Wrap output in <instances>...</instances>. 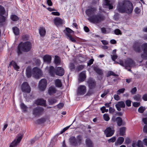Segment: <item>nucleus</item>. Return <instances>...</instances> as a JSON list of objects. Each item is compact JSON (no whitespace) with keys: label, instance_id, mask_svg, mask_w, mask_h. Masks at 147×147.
Instances as JSON below:
<instances>
[{"label":"nucleus","instance_id":"1","mask_svg":"<svg viewBox=\"0 0 147 147\" xmlns=\"http://www.w3.org/2000/svg\"><path fill=\"white\" fill-rule=\"evenodd\" d=\"M97 9L94 7H90L86 11V14L89 18L88 20L90 22L93 23H99L104 20L105 17L102 14L98 13L96 15H94L96 12Z\"/></svg>","mask_w":147,"mask_h":147},{"label":"nucleus","instance_id":"50","mask_svg":"<svg viewBox=\"0 0 147 147\" xmlns=\"http://www.w3.org/2000/svg\"><path fill=\"white\" fill-rule=\"evenodd\" d=\"M4 8L1 6H0V15H1L4 14Z\"/></svg>","mask_w":147,"mask_h":147},{"label":"nucleus","instance_id":"19","mask_svg":"<svg viewBox=\"0 0 147 147\" xmlns=\"http://www.w3.org/2000/svg\"><path fill=\"white\" fill-rule=\"evenodd\" d=\"M37 105H41L45 107L46 101L42 99H39L36 100L35 102Z\"/></svg>","mask_w":147,"mask_h":147},{"label":"nucleus","instance_id":"18","mask_svg":"<svg viewBox=\"0 0 147 147\" xmlns=\"http://www.w3.org/2000/svg\"><path fill=\"white\" fill-rule=\"evenodd\" d=\"M86 78V75L85 72L83 71L79 74L78 81L79 82H81L84 80Z\"/></svg>","mask_w":147,"mask_h":147},{"label":"nucleus","instance_id":"23","mask_svg":"<svg viewBox=\"0 0 147 147\" xmlns=\"http://www.w3.org/2000/svg\"><path fill=\"white\" fill-rule=\"evenodd\" d=\"M56 90L55 87L51 86L49 88L48 92L49 94L51 95L56 92Z\"/></svg>","mask_w":147,"mask_h":147},{"label":"nucleus","instance_id":"43","mask_svg":"<svg viewBox=\"0 0 147 147\" xmlns=\"http://www.w3.org/2000/svg\"><path fill=\"white\" fill-rule=\"evenodd\" d=\"M111 75L115 76H117V75L113 71H109L107 73V76L109 77Z\"/></svg>","mask_w":147,"mask_h":147},{"label":"nucleus","instance_id":"12","mask_svg":"<svg viewBox=\"0 0 147 147\" xmlns=\"http://www.w3.org/2000/svg\"><path fill=\"white\" fill-rule=\"evenodd\" d=\"M22 138V136H19L17 140H15L11 142L9 147H17L18 144L20 142Z\"/></svg>","mask_w":147,"mask_h":147},{"label":"nucleus","instance_id":"56","mask_svg":"<svg viewBox=\"0 0 147 147\" xmlns=\"http://www.w3.org/2000/svg\"><path fill=\"white\" fill-rule=\"evenodd\" d=\"M137 146L138 147H143L142 145V142L140 140H138L137 143Z\"/></svg>","mask_w":147,"mask_h":147},{"label":"nucleus","instance_id":"14","mask_svg":"<svg viewBox=\"0 0 147 147\" xmlns=\"http://www.w3.org/2000/svg\"><path fill=\"white\" fill-rule=\"evenodd\" d=\"M112 120L113 122L116 121L117 125L118 126H120L122 124V120L121 118L120 117H117L115 118V117H112Z\"/></svg>","mask_w":147,"mask_h":147},{"label":"nucleus","instance_id":"48","mask_svg":"<svg viewBox=\"0 0 147 147\" xmlns=\"http://www.w3.org/2000/svg\"><path fill=\"white\" fill-rule=\"evenodd\" d=\"M66 30L68 34L73 33L74 32L72 30L69 28H66Z\"/></svg>","mask_w":147,"mask_h":147},{"label":"nucleus","instance_id":"29","mask_svg":"<svg viewBox=\"0 0 147 147\" xmlns=\"http://www.w3.org/2000/svg\"><path fill=\"white\" fill-rule=\"evenodd\" d=\"M124 140V138L123 137H120L118 138L116 142L117 144L119 145L121 144L123 142Z\"/></svg>","mask_w":147,"mask_h":147},{"label":"nucleus","instance_id":"36","mask_svg":"<svg viewBox=\"0 0 147 147\" xmlns=\"http://www.w3.org/2000/svg\"><path fill=\"white\" fill-rule=\"evenodd\" d=\"M13 33L16 35H18L19 33V28L16 27H14L13 28Z\"/></svg>","mask_w":147,"mask_h":147},{"label":"nucleus","instance_id":"8","mask_svg":"<svg viewBox=\"0 0 147 147\" xmlns=\"http://www.w3.org/2000/svg\"><path fill=\"white\" fill-rule=\"evenodd\" d=\"M141 47L144 53L141 54V57L144 59H147V43L143 44Z\"/></svg>","mask_w":147,"mask_h":147},{"label":"nucleus","instance_id":"40","mask_svg":"<svg viewBox=\"0 0 147 147\" xmlns=\"http://www.w3.org/2000/svg\"><path fill=\"white\" fill-rule=\"evenodd\" d=\"M11 19L14 21H16L18 20L19 18L18 17L15 15H12L10 17Z\"/></svg>","mask_w":147,"mask_h":147},{"label":"nucleus","instance_id":"52","mask_svg":"<svg viewBox=\"0 0 147 147\" xmlns=\"http://www.w3.org/2000/svg\"><path fill=\"white\" fill-rule=\"evenodd\" d=\"M134 11H135V13L136 14H138L140 13L141 11L140 9L139 8H138V7H137L136 8H135L134 10Z\"/></svg>","mask_w":147,"mask_h":147},{"label":"nucleus","instance_id":"59","mask_svg":"<svg viewBox=\"0 0 147 147\" xmlns=\"http://www.w3.org/2000/svg\"><path fill=\"white\" fill-rule=\"evenodd\" d=\"M140 105V102H134L133 103V106L135 107H137L139 106Z\"/></svg>","mask_w":147,"mask_h":147},{"label":"nucleus","instance_id":"21","mask_svg":"<svg viewBox=\"0 0 147 147\" xmlns=\"http://www.w3.org/2000/svg\"><path fill=\"white\" fill-rule=\"evenodd\" d=\"M133 48L135 51L137 52L140 53L141 51L140 45L139 43H135L133 46Z\"/></svg>","mask_w":147,"mask_h":147},{"label":"nucleus","instance_id":"44","mask_svg":"<svg viewBox=\"0 0 147 147\" xmlns=\"http://www.w3.org/2000/svg\"><path fill=\"white\" fill-rule=\"evenodd\" d=\"M104 119L106 121H108L110 119V118L109 115L107 114H105L103 115Z\"/></svg>","mask_w":147,"mask_h":147},{"label":"nucleus","instance_id":"22","mask_svg":"<svg viewBox=\"0 0 147 147\" xmlns=\"http://www.w3.org/2000/svg\"><path fill=\"white\" fill-rule=\"evenodd\" d=\"M43 58L44 61L47 63H49L51 60V56L48 55H45Z\"/></svg>","mask_w":147,"mask_h":147},{"label":"nucleus","instance_id":"38","mask_svg":"<svg viewBox=\"0 0 147 147\" xmlns=\"http://www.w3.org/2000/svg\"><path fill=\"white\" fill-rule=\"evenodd\" d=\"M66 35L67 36L68 38L72 42H76V40L70 34H68V33H66Z\"/></svg>","mask_w":147,"mask_h":147},{"label":"nucleus","instance_id":"13","mask_svg":"<svg viewBox=\"0 0 147 147\" xmlns=\"http://www.w3.org/2000/svg\"><path fill=\"white\" fill-rule=\"evenodd\" d=\"M115 107L118 111H120L121 110V108L125 107V105L124 102L123 101H119L116 104Z\"/></svg>","mask_w":147,"mask_h":147},{"label":"nucleus","instance_id":"16","mask_svg":"<svg viewBox=\"0 0 147 147\" xmlns=\"http://www.w3.org/2000/svg\"><path fill=\"white\" fill-rule=\"evenodd\" d=\"M55 73L57 75L62 76L64 74V69L61 67H58L56 69Z\"/></svg>","mask_w":147,"mask_h":147},{"label":"nucleus","instance_id":"34","mask_svg":"<svg viewBox=\"0 0 147 147\" xmlns=\"http://www.w3.org/2000/svg\"><path fill=\"white\" fill-rule=\"evenodd\" d=\"M49 72L51 76H53L54 75L55 70L53 67L50 66L49 68Z\"/></svg>","mask_w":147,"mask_h":147},{"label":"nucleus","instance_id":"63","mask_svg":"<svg viewBox=\"0 0 147 147\" xmlns=\"http://www.w3.org/2000/svg\"><path fill=\"white\" fill-rule=\"evenodd\" d=\"M115 111V110L114 109L111 107H110L109 108V112L111 113H113Z\"/></svg>","mask_w":147,"mask_h":147},{"label":"nucleus","instance_id":"57","mask_svg":"<svg viewBox=\"0 0 147 147\" xmlns=\"http://www.w3.org/2000/svg\"><path fill=\"white\" fill-rule=\"evenodd\" d=\"M119 94H115L114 96V99L117 100H120V97L118 95Z\"/></svg>","mask_w":147,"mask_h":147},{"label":"nucleus","instance_id":"46","mask_svg":"<svg viewBox=\"0 0 147 147\" xmlns=\"http://www.w3.org/2000/svg\"><path fill=\"white\" fill-rule=\"evenodd\" d=\"M116 138L115 136L113 137L110 139H109L108 140L109 143L111 142H114L116 140Z\"/></svg>","mask_w":147,"mask_h":147},{"label":"nucleus","instance_id":"9","mask_svg":"<svg viewBox=\"0 0 147 147\" xmlns=\"http://www.w3.org/2000/svg\"><path fill=\"white\" fill-rule=\"evenodd\" d=\"M86 87L85 86L80 85L78 88L77 94L78 95H84L86 93Z\"/></svg>","mask_w":147,"mask_h":147},{"label":"nucleus","instance_id":"5","mask_svg":"<svg viewBox=\"0 0 147 147\" xmlns=\"http://www.w3.org/2000/svg\"><path fill=\"white\" fill-rule=\"evenodd\" d=\"M32 74L35 78L38 79L42 76V73L40 69L35 67L32 69Z\"/></svg>","mask_w":147,"mask_h":147},{"label":"nucleus","instance_id":"4","mask_svg":"<svg viewBox=\"0 0 147 147\" xmlns=\"http://www.w3.org/2000/svg\"><path fill=\"white\" fill-rule=\"evenodd\" d=\"M117 63L125 67L126 69L127 67H133L135 66L134 62L130 59H128L124 63L122 61H120L119 62H117Z\"/></svg>","mask_w":147,"mask_h":147},{"label":"nucleus","instance_id":"6","mask_svg":"<svg viewBox=\"0 0 147 147\" xmlns=\"http://www.w3.org/2000/svg\"><path fill=\"white\" fill-rule=\"evenodd\" d=\"M47 85V81L45 79H42L40 80L38 86L39 90L43 91L46 89Z\"/></svg>","mask_w":147,"mask_h":147},{"label":"nucleus","instance_id":"55","mask_svg":"<svg viewBox=\"0 0 147 147\" xmlns=\"http://www.w3.org/2000/svg\"><path fill=\"white\" fill-rule=\"evenodd\" d=\"M137 91V89L136 87L133 88L131 90V92L132 94H134Z\"/></svg>","mask_w":147,"mask_h":147},{"label":"nucleus","instance_id":"25","mask_svg":"<svg viewBox=\"0 0 147 147\" xmlns=\"http://www.w3.org/2000/svg\"><path fill=\"white\" fill-rule=\"evenodd\" d=\"M39 32L41 36H44L46 33L45 28L43 27H40L39 29Z\"/></svg>","mask_w":147,"mask_h":147},{"label":"nucleus","instance_id":"24","mask_svg":"<svg viewBox=\"0 0 147 147\" xmlns=\"http://www.w3.org/2000/svg\"><path fill=\"white\" fill-rule=\"evenodd\" d=\"M76 138L77 144H78L79 145H80L82 143L83 140L81 136L80 135L76 137Z\"/></svg>","mask_w":147,"mask_h":147},{"label":"nucleus","instance_id":"32","mask_svg":"<svg viewBox=\"0 0 147 147\" xmlns=\"http://www.w3.org/2000/svg\"><path fill=\"white\" fill-rule=\"evenodd\" d=\"M55 86L58 87H60L62 85L61 81L58 79H57L55 80Z\"/></svg>","mask_w":147,"mask_h":147},{"label":"nucleus","instance_id":"33","mask_svg":"<svg viewBox=\"0 0 147 147\" xmlns=\"http://www.w3.org/2000/svg\"><path fill=\"white\" fill-rule=\"evenodd\" d=\"M12 65L13 68L15 69L18 70L19 67L18 66L16 63L14 61H12L9 64V66Z\"/></svg>","mask_w":147,"mask_h":147},{"label":"nucleus","instance_id":"62","mask_svg":"<svg viewBox=\"0 0 147 147\" xmlns=\"http://www.w3.org/2000/svg\"><path fill=\"white\" fill-rule=\"evenodd\" d=\"M109 92L108 91H105L104 93L101 95V97L102 98H104Z\"/></svg>","mask_w":147,"mask_h":147},{"label":"nucleus","instance_id":"54","mask_svg":"<svg viewBox=\"0 0 147 147\" xmlns=\"http://www.w3.org/2000/svg\"><path fill=\"white\" fill-rule=\"evenodd\" d=\"M125 103L127 107H130L131 106V101L130 100H126Z\"/></svg>","mask_w":147,"mask_h":147},{"label":"nucleus","instance_id":"61","mask_svg":"<svg viewBox=\"0 0 147 147\" xmlns=\"http://www.w3.org/2000/svg\"><path fill=\"white\" fill-rule=\"evenodd\" d=\"M70 126V125L64 128L61 131V133L62 134L65 131H66L67 129H68V128Z\"/></svg>","mask_w":147,"mask_h":147},{"label":"nucleus","instance_id":"42","mask_svg":"<svg viewBox=\"0 0 147 147\" xmlns=\"http://www.w3.org/2000/svg\"><path fill=\"white\" fill-rule=\"evenodd\" d=\"M146 108L145 107L142 106L140 107L138 109V111L141 113H143L145 110Z\"/></svg>","mask_w":147,"mask_h":147},{"label":"nucleus","instance_id":"11","mask_svg":"<svg viewBox=\"0 0 147 147\" xmlns=\"http://www.w3.org/2000/svg\"><path fill=\"white\" fill-rule=\"evenodd\" d=\"M105 134L107 137L112 136L114 134L115 130L112 129L111 128L109 127L107 128L104 131Z\"/></svg>","mask_w":147,"mask_h":147},{"label":"nucleus","instance_id":"31","mask_svg":"<svg viewBox=\"0 0 147 147\" xmlns=\"http://www.w3.org/2000/svg\"><path fill=\"white\" fill-rule=\"evenodd\" d=\"M94 70L98 74L102 75L103 73V71L97 67H95L94 68Z\"/></svg>","mask_w":147,"mask_h":147},{"label":"nucleus","instance_id":"10","mask_svg":"<svg viewBox=\"0 0 147 147\" xmlns=\"http://www.w3.org/2000/svg\"><path fill=\"white\" fill-rule=\"evenodd\" d=\"M22 91L25 92L29 93L31 91L30 87L27 82H24L22 84Z\"/></svg>","mask_w":147,"mask_h":147},{"label":"nucleus","instance_id":"3","mask_svg":"<svg viewBox=\"0 0 147 147\" xmlns=\"http://www.w3.org/2000/svg\"><path fill=\"white\" fill-rule=\"evenodd\" d=\"M32 47L31 43L29 42H26L20 43L18 47L17 53L18 55L22 53V51L28 52L30 51Z\"/></svg>","mask_w":147,"mask_h":147},{"label":"nucleus","instance_id":"15","mask_svg":"<svg viewBox=\"0 0 147 147\" xmlns=\"http://www.w3.org/2000/svg\"><path fill=\"white\" fill-rule=\"evenodd\" d=\"M89 87L90 89L95 88L96 86L95 81L91 78H90L87 81Z\"/></svg>","mask_w":147,"mask_h":147},{"label":"nucleus","instance_id":"41","mask_svg":"<svg viewBox=\"0 0 147 147\" xmlns=\"http://www.w3.org/2000/svg\"><path fill=\"white\" fill-rule=\"evenodd\" d=\"M141 98V95L138 94L135 95L133 97L134 99L137 101H140V100Z\"/></svg>","mask_w":147,"mask_h":147},{"label":"nucleus","instance_id":"51","mask_svg":"<svg viewBox=\"0 0 147 147\" xmlns=\"http://www.w3.org/2000/svg\"><path fill=\"white\" fill-rule=\"evenodd\" d=\"M114 33L116 35L121 34V30L119 29H116L114 30Z\"/></svg>","mask_w":147,"mask_h":147},{"label":"nucleus","instance_id":"2","mask_svg":"<svg viewBox=\"0 0 147 147\" xmlns=\"http://www.w3.org/2000/svg\"><path fill=\"white\" fill-rule=\"evenodd\" d=\"M117 9L120 12L130 14L132 13L133 7L132 3L130 1H123L119 3Z\"/></svg>","mask_w":147,"mask_h":147},{"label":"nucleus","instance_id":"7","mask_svg":"<svg viewBox=\"0 0 147 147\" xmlns=\"http://www.w3.org/2000/svg\"><path fill=\"white\" fill-rule=\"evenodd\" d=\"M44 109L40 107H37L34 109L33 113L35 116H38L40 115L43 112Z\"/></svg>","mask_w":147,"mask_h":147},{"label":"nucleus","instance_id":"37","mask_svg":"<svg viewBox=\"0 0 147 147\" xmlns=\"http://www.w3.org/2000/svg\"><path fill=\"white\" fill-rule=\"evenodd\" d=\"M20 106L23 112H25L27 111L28 108L23 103H21Z\"/></svg>","mask_w":147,"mask_h":147},{"label":"nucleus","instance_id":"45","mask_svg":"<svg viewBox=\"0 0 147 147\" xmlns=\"http://www.w3.org/2000/svg\"><path fill=\"white\" fill-rule=\"evenodd\" d=\"M125 89L124 88H122L118 90L117 92V94H120L121 93H124L125 91Z\"/></svg>","mask_w":147,"mask_h":147},{"label":"nucleus","instance_id":"27","mask_svg":"<svg viewBox=\"0 0 147 147\" xmlns=\"http://www.w3.org/2000/svg\"><path fill=\"white\" fill-rule=\"evenodd\" d=\"M55 63L57 65H60L61 61L60 58L57 56H55Z\"/></svg>","mask_w":147,"mask_h":147},{"label":"nucleus","instance_id":"49","mask_svg":"<svg viewBox=\"0 0 147 147\" xmlns=\"http://www.w3.org/2000/svg\"><path fill=\"white\" fill-rule=\"evenodd\" d=\"M100 110L102 111V113H104L105 112H107L108 111V109H106L105 107H103L101 108Z\"/></svg>","mask_w":147,"mask_h":147},{"label":"nucleus","instance_id":"17","mask_svg":"<svg viewBox=\"0 0 147 147\" xmlns=\"http://www.w3.org/2000/svg\"><path fill=\"white\" fill-rule=\"evenodd\" d=\"M54 24L58 27L62 24L63 21L60 18L57 17L54 19Z\"/></svg>","mask_w":147,"mask_h":147},{"label":"nucleus","instance_id":"35","mask_svg":"<svg viewBox=\"0 0 147 147\" xmlns=\"http://www.w3.org/2000/svg\"><path fill=\"white\" fill-rule=\"evenodd\" d=\"M105 5L108 6L109 9H112L113 8V6L110 4L109 0H105Z\"/></svg>","mask_w":147,"mask_h":147},{"label":"nucleus","instance_id":"58","mask_svg":"<svg viewBox=\"0 0 147 147\" xmlns=\"http://www.w3.org/2000/svg\"><path fill=\"white\" fill-rule=\"evenodd\" d=\"M111 56L112 60L113 61H115V60L117 58V56L116 54L111 55Z\"/></svg>","mask_w":147,"mask_h":147},{"label":"nucleus","instance_id":"30","mask_svg":"<svg viewBox=\"0 0 147 147\" xmlns=\"http://www.w3.org/2000/svg\"><path fill=\"white\" fill-rule=\"evenodd\" d=\"M26 71L27 76L28 78L31 77L32 74V72H31V69L30 67L27 68L26 69Z\"/></svg>","mask_w":147,"mask_h":147},{"label":"nucleus","instance_id":"39","mask_svg":"<svg viewBox=\"0 0 147 147\" xmlns=\"http://www.w3.org/2000/svg\"><path fill=\"white\" fill-rule=\"evenodd\" d=\"M48 101L50 105H53L56 102L57 100L55 98H51L49 99Z\"/></svg>","mask_w":147,"mask_h":147},{"label":"nucleus","instance_id":"28","mask_svg":"<svg viewBox=\"0 0 147 147\" xmlns=\"http://www.w3.org/2000/svg\"><path fill=\"white\" fill-rule=\"evenodd\" d=\"M86 143L88 147H93L92 142L89 139H87L86 140Z\"/></svg>","mask_w":147,"mask_h":147},{"label":"nucleus","instance_id":"64","mask_svg":"<svg viewBox=\"0 0 147 147\" xmlns=\"http://www.w3.org/2000/svg\"><path fill=\"white\" fill-rule=\"evenodd\" d=\"M143 100L144 101H147V94H144L142 97Z\"/></svg>","mask_w":147,"mask_h":147},{"label":"nucleus","instance_id":"53","mask_svg":"<svg viewBox=\"0 0 147 147\" xmlns=\"http://www.w3.org/2000/svg\"><path fill=\"white\" fill-rule=\"evenodd\" d=\"M69 67L71 71H73L75 69V66L73 63H70L69 65Z\"/></svg>","mask_w":147,"mask_h":147},{"label":"nucleus","instance_id":"26","mask_svg":"<svg viewBox=\"0 0 147 147\" xmlns=\"http://www.w3.org/2000/svg\"><path fill=\"white\" fill-rule=\"evenodd\" d=\"M126 128L125 127H123L120 129L119 135L121 136H123L125 135Z\"/></svg>","mask_w":147,"mask_h":147},{"label":"nucleus","instance_id":"20","mask_svg":"<svg viewBox=\"0 0 147 147\" xmlns=\"http://www.w3.org/2000/svg\"><path fill=\"white\" fill-rule=\"evenodd\" d=\"M69 141L71 145L76 146L77 145L76 138L74 136H71L69 139Z\"/></svg>","mask_w":147,"mask_h":147},{"label":"nucleus","instance_id":"60","mask_svg":"<svg viewBox=\"0 0 147 147\" xmlns=\"http://www.w3.org/2000/svg\"><path fill=\"white\" fill-rule=\"evenodd\" d=\"M5 20V18L3 16L0 15V22H2Z\"/></svg>","mask_w":147,"mask_h":147},{"label":"nucleus","instance_id":"47","mask_svg":"<svg viewBox=\"0 0 147 147\" xmlns=\"http://www.w3.org/2000/svg\"><path fill=\"white\" fill-rule=\"evenodd\" d=\"M84 67V66L82 65H80L78 66L76 68V70L78 71H80L82 70Z\"/></svg>","mask_w":147,"mask_h":147}]
</instances>
